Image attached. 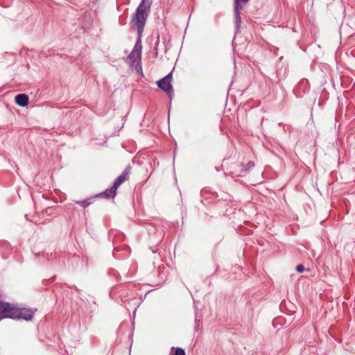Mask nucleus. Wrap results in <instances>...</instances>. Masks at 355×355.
Wrapping results in <instances>:
<instances>
[{
    "mask_svg": "<svg viewBox=\"0 0 355 355\" xmlns=\"http://www.w3.org/2000/svg\"><path fill=\"white\" fill-rule=\"evenodd\" d=\"M151 3L152 0H142L137 8L136 12L132 17L130 23L131 28L137 31L138 37L132 51L129 54L127 59L130 61L131 66H135L136 67L141 64L142 50L141 35L146 19L148 16Z\"/></svg>",
    "mask_w": 355,
    "mask_h": 355,
    "instance_id": "obj_1",
    "label": "nucleus"
},
{
    "mask_svg": "<svg viewBox=\"0 0 355 355\" xmlns=\"http://www.w3.org/2000/svg\"><path fill=\"white\" fill-rule=\"evenodd\" d=\"M172 82V73H169L164 78L157 82V86L163 90L168 96L171 98L173 94V89L171 85Z\"/></svg>",
    "mask_w": 355,
    "mask_h": 355,
    "instance_id": "obj_2",
    "label": "nucleus"
},
{
    "mask_svg": "<svg viewBox=\"0 0 355 355\" xmlns=\"http://www.w3.org/2000/svg\"><path fill=\"white\" fill-rule=\"evenodd\" d=\"M34 311L29 309H18L15 307L12 319H24L31 320L33 318Z\"/></svg>",
    "mask_w": 355,
    "mask_h": 355,
    "instance_id": "obj_3",
    "label": "nucleus"
},
{
    "mask_svg": "<svg viewBox=\"0 0 355 355\" xmlns=\"http://www.w3.org/2000/svg\"><path fill=\"white\" fill-rule=\"evenodd\" d=\"M14 309L10 303L0 300V320L6 318L12 319Z\"/></svg>",
    "mask_w": 355,
    "mask_h": 355,
    "instance_id": "obj_4",
    "label": "nucleus"
},
{
    "mask_svg": "<svg viewBox=\"0 0 355 355\" xmlns=\"http://www.w3.org/2000/svg\"><path fill=\"white\" fill-rule=\"evenodd\" d=\"M131 166L130 165L127 166L123 173L114 180V185L117 188L125 181L129 179V175L131 172Z\"/></svg>",
    "mask_w": 355,
    "mask_h": 355,
    "instance_id": "obj_5",
    "label": "nucleus"
},
{
    "mask_svg": "<svg viewBox=\"0 0 355 355\" xmlns=\"http://www.w3.org/2000/svg\"><path fill=\"white\" fill-rule=\"evenodd\" d=\"M117 187L114 184L110 189H106L103 193L98 194L97 196H104L105 198H114L116 194Z\"/></svg>",
    "mask_w": 355,
    "mask_h": 355,
    "instance_id": "obj_6",
    "label": "nucleus"
},
{
    "mask_svg": "<svg viewBox=\"0 0 355 355\" xmlns=\"http://www.w3.org/2000/svg\"><path fill=\"white\" fill-rule=\"evenodd\" d=\"M15 101L19 106L25 107L28 103V96L25 94H19L15 96Z\"/></svg>",
    "mask_w": 355,
    "mask_h": 355,
    "instance_id": "obj_7",
    "label": "nucleus"
},
{
    "mask_svg": "<svg viewBox=\"0 0 355 355\" xmlns=\"http://www.w3.org/2000/svg\"><path fill=\"white\" fill-rule=\"evenodd\" d=\"M242 7H239V6H234V17L236 28L238 31L241 23V18L239 13V10L241 9Z\"/></svg>",
    "mask_w": 355,
    "mask_h": 355,
    "instance_id": "obj_8",
    "label": "nucleus"
},
{
    "mask_svg": "<svg viewBox=\"0 0 355 355\" xmlns=\"http://www.w3.org/2000/svg\"><path fill=\"white\" fill-rule=\"evenodd\" d=\"M91 200H92L91 198H87V199L83 200H76L75 202L76 204L80 205L81 207L86 208L92 203Z\"/></svg>",
    "mask_w": 355,
    "mask_h": 355,
    "instance_id": "obj_9",
    "label": "nucleus"
},
{
    "mask_svg": "<svg viewBox=\"0 0 355 355\" xmlns=\"http://www.w3.org/2000/svg\"><path fill=\"white\" fill-rule=\"evenodd\" d=\"M171 349H175V354L173 355H185L184 350L180 347H172Z\"/></svg>",
    "mask_w": 355,
    "mask_h": 355,
    "instance_id": "obj_10",
    "label": "nucleus"
},
{
    "mask_svg": "<svg viewBox=\"0 0 355 355\" xmlns=\"http://www.w3.org/2000/svg\"><path fill=\"white\" fill-rule=\"evenodd\" d=\"M249 0H234V6L241 7V4H246Z\"/></svg>",
    "mask_w": 355,
    "mask_h": 355,
    "instance_id": "obj_11",
    "label": "nucleus"
},
{
    "mask_svg": "<svg viewBox=\"0 0 355 355\" xmlns=\"http://www.w3.org/2000/svg\"><path fill=\"white\" fill-rule=\"evenodd\" d=\"M296 270L298 272H302L304 271V267L302 264H299L296 267Z\"/></svg>",
    "mask_w": 355,
    "mask_h": 355,
    "instance_id": "obj_12",
    "label": "nucleus"
},
{
    "mask_svg": "<svg viewBox=\"0 0 355 355\" xmlns=\"http://www.w3.org/2000/svg\"><path fill=\"white\" fill-rule=\"evenodd\" d=\"M254 166V163L252 162H249L247 164V168L245 169V171H247L248 168H250Z\"/></svg>",
    "mask_w": 355,
    "mask_h": 355,
    "instance_id": "obj_13",
    "label": "nucleus"
}]
</instances>
